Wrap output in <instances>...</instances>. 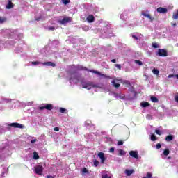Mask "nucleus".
Wrapping results in <instances>:
<instances>
[{"label": "nucleus", "mask_w": 178, "mask_h": 178, "mask_svg": "<svg viewBox=\"0 0 178 178\" xmlns=\"http://www.w3.org/2000/svg\"><path fill=\"white\" fill-rule=\"evenodd\" d=\"M76 70H85L86 72H90V73H95V74H98L99 76H101L102 77H105V74H101L99 71H95L94 70H89L86 67H83L82 65H78L76 67Z\"/></svg>", "instance_id": "1"}, {"label": "nucleus", "mask_w": 178, "mask_h": 178, "mask_svg": "<svg viewBox=\"0 0 178 178\" xmlns=\"http://www.w3.org/2000/svg\"><path fill=\"white\" fill-rule=\"evenodd\" d=\"M82 88H86V90H91V88H98V85L94 84L92 82H88L86 83H82Z\"/></svg>", "instance_id": "2"}, {"label": "nucleus", "mask_w": 178, "mask_h": 178, "mask_svg": "<svg viewBox=\"0 0 178 178\" xmlns=\"http://www.w3.org/2000/svg\"><path fill=\"white\" fill-rule=\"evenodd\" d=\"M34 172L38 176H42V172H44V167L41 165H38L34 167Z\"/></svg>", "instance_id": "3"}, {"label": "nucleus", "mask_w": 178, "mask_h": 178, "mask_svg": "<svg viewBox=\"0 0 178 178\" xmlns=\"http://www.w3.org/2000/svg\"><path fill=\"white\" fill-rule=\"evenodd\" d=\"M39 109L40 111H44V109H47V111H52L54 109V106L51 104H46L40 106Z\"/></svg>", "instance_id": "4"}, {"label": "nucleus", "mask_w": 178, "mask_h": 178, "mask_svg": "<svg viewBox=\"0 0 178 178\" xmlns=\"http://www.w3.org/2000/svg\"><path fill=\"white\" fill-rule=\"evenodd\" d=\"M157 54L159 56H168V51L163 49H159Z\"/></svg>", "instance_id": "5"}, {"label": "nucleus", "mask_w": 178, "mask_h": 178, "mask_svg": "<svg viewBox=\"0 0 178 178\" xmlns=\"http://www.w3.org/2000/svg\"><path fill=\"white\" fill-rule=\"evenodd\" d=\"M10 126H11V127H14L15 129H24V125H23L22 124H19L17 122L11 123V124H10Z\"/></svg>", "instance_id": "6"}, {"label": "nucleus", "mask_w": 178, "mask_h": 178, "mask_svg": "<svg viewBox=\"0 0 178 178\" xmlns=\"http://www.w3.org/2000/svg\"><path fill=\"white\" fill-rule=\"evenodd\" d=\"M97 156L101 159V163H105V161H106V158L105 157V154L104 152H99L97 154Z\"/></svg>", "instance_id": "7"}, {"label": "nucleus", "mask_w": 178, "mask_h": 178, "mask_svg": "<svg viewBox=\"0 0 178 178\" xmlns=\"http://www.w3.org/2000/svg\"><path fill=\"white\" fill-rule=\"evenodd\" d=\"M112 86L115 87V88H119L120 87V83H119V80L118 79H113L111 81Z\"/></svg>", "instance_id": "8"}, {"label": "nucleus", "mask_w": 178, "mask_h": 178, "mask_svg": "<svg viewBox=\"0 0 178 178\" xmlns=\"http://www.w3.org/2000/svg\"><path fill=\"white\" fill-rule=\"evenodd\" d=\"M130 156H132V158H135L136 159H138V152L137 151H130L129 152Z\"/></svg>", "instance_id": "9"}, {"label": "nucleus", "mask_w": 178, "mask_h": 178, "mask_svg": "<svg viewBox=\"0 0 178 178\" xmlns=\"http://www.w3.org/2000/svg\"><path fill=\"white\" fill-rule=\"evenodd\" d=\"M156 11L158 12V13H167L168 8H163V7H159L156 9Z\"/></svg>", "instance_id": "10"}, {"label": "nucleus", "mask_w": 178, "mask_h": 178, "mask_svg": "<svg viewBox=\"0 0 178 178\" xmlns=\"http://www.w3.org/2000/svg\"><path fill=\"white\" fill-rule=\"evenodd\" d=\"M86 20L87 22H88V23H94V22L95 21V17L92 15H89L87 17Z\"/></svg>", "instance_id": "11"}, {"label": "nucleus", "mask_w": 178, "mask_h": 178, "mask_svg": "<svg viewBox=\"0 0 178 178\" xmlns=\"http://www.w3.org/2000/svg\"><path fill=\"white\" fill-rule=\"evenodd\" d=\"M69 22H70V17H65L62 20L59 21V23H60V24H66V23H69Z\"/></svg>", "instance_id": "12"}, {"label": "nucleus", "mask_w": 178, "mask_h": 178, "mask_svg": "<svg viewBox=\"0 0 178 178\" xmlns=\"http://www.w3.org/2000/svg\"><path fill=\"white\" fill-rule=\"evenodd\" d=\"M42 65L44 66H52V67H55V66H56V64L51 61L42 63Z\"/></svg>", "instance_id": "13"}, {"label": "nucleus", "mask_w": 178, "mask_h": 178, "mask_svg": "<svg viewBox=\"0 0 178 178\" xmlns=\"http://www.w3.org/2000/svg\"><path fill=\"white\" fill-rule=\"evenodd\" d=\"M151 104L149 102H145L140 104L142 108H148Z\"/></svg>", "instance_id": "14"}, {"label": "nucleus", "mask_w": 178, "mask_h": 178, "mask_svg": "<svg viewBox=\"0 0 178 178\" xmlns=\"http://www.w3.org/2000/svg\"><path fill=\"white\" fill-rule=\"evenodd\" d=\"M15 6V4L12 3L11 1H8V3L6 5V9H12Z\"/></svg>", "instance_id": "15"}, {"label": "nucleus", "mask_w": 178, "mask_h": 178, "mask_svg": "<svg viewBox=\"0 0 178 178\" xmlns=\"http://www.w3.org/2000/svg\"><path fill=\"white\" fill-rule=\"evenodd\" d=\"M172 140H173V136L172 135H168L165 138V141H167V143H169V142L172 141Z\"/></svg>", "instance_id": "16"}, {"label": "nucleus", "mask_w": 178, "mask_h": 178, "mask_svg": "<svg viewBox=\"0 0 178 178\" xmlns=\"http://www.w3.org/2000/svg\"><path fill=\"white\" fill-rule=\"evenodd\" d=\"M133 170H126L125 173L127 174V176H131L133 175Z\"/></svg>", "instance_id": "17"}, {"label": "nucleus", "mask_w": 178, "mask_h": 178, "mask_svg": "<svg viewBox=\"0 0 178 178\" xmlns=\"http://www.w3.org/2000/svg\"><path fill=\"white\" fill-rule=\"evenodd\" d=\"M118 152H119L120 156H123L126 155V152L123 149H119Z\"/></svg>", "instance_id": "18"}, {"label": "nucleus", "mask_w": 178, "mask_h": 178, "mask_svg": "<svg viewBox=\"0 0 178 178\" xmlns=\"http://www.w3.org/2000/svg\"><path fill=\"white\" fill-rule=\"evenodd\" d=\"M150 99H151V101H152V102H159V100L158 99V98H156V97H155V96H152V97H150Z\"/></svg>", "instance_id": "19"}, {"label": "nucleus", "mask_w": 178, "mask_h": 178, "mask_svg": "<svg viewBox=\"0 0 178 178\" xmlns=\"http://www.w3.org/2000/svg\"><path fill=\"white\" fill-rule=\"evenodd\" d=\"M163 155H165V156H168V155H169V154H170V151H169V149H165L163 152Z\"/></svg>", "instance_id": "20"}, {"label": "nucleus", "mask_w": 178, "mask_h": 178, "mask_svg": "<svg viewBox=\"0 0 178 178\" xmlns=\"http://www.w3.org/2000/svg\"><path fill=\"white\" fill-rule=\"evenodd\" d=\"M33 159H40V156H38V154H37L36 152H33Z\"/></svg>", "instance_id": "21"}, {"label": "nucleus", "mask_w": 178, "mask_h": 178, "mask_svg": "<svg viewBox=\"0 0 178 178\" xmlns=\"http://www.w3.org/2000/svg\"><path fill=\"white\" fill-rule=\"evenodd\" d=\"M152 72L154 74H156V76L159 75V70L158 69H153Z\"/></svg>", "instance_id": "22"}, {"label": "nucleus", "mask_w": 178, "mask_h": 178, "mask_svg": "<svg viewBox=\"0 0 178 178\" xmlns=\"http://www.w3.org/2000/svg\"><path fill=\"white\" fill-rule=\"evenodd\" d=\"M93 164H94V166H95L97 168V166H98L99 165V161H98V160H97V159H95L93 161Z\"/></svg>", "instance_id": "23"}, {"label": "nucleus", "mask_w": 178, "mask_h": 178, "mask_svg": "<svg viewBox=\"0 0 178 178\" xmlns=\"http://www.w3.org/2000/svg\"><path fill=\"white\" fill-rule=\"evenodd\" d=\"M143 15L145 16V17H147V19H150V20L152 19V17H151V15H149V14L143 13Z\"/></svg>", "instance_id": "24"}, {"label": "nucleus", "mask_w": 178, "mask_h": 178, "mask_svg": "<svg viewBox=\"0 0 178 178\" xmlns=\"http://www.w3.org/2000/svg\"><path fill=\"white\" fill-rule=\"evenodd\" d=\"M172 19H174V20H176V19H178V10L177 13H173Z\"/></svg>", "instance_id": "25"}, {"label": "nucleus", "mask_w": 178, "mask_h": 178, "mask_svg": "<svg viewBox=\"0 0 178 178\" xmlns=\"http://www.w3.org/2000/svg\"><path fill=\"white\" fill-rule=\"evenodd\" d=\"M61 1L64 5H67L70 3V0H61Z\"/></svg>", "instance_id": "26"}, {"label": "nucleus", "mask_w": 178, "mask_h": 178, "mask_svg": "<svg viewBox=\"0 0 178 178\" xmlns=\"http://www.w3.org/2000/svg\"><path fill=\"white\" fill-rule=\"evenodd\" d=\"M59 112H60V113H65V112H66V108L60 107L59 108Z\"/></svg>", "instance_id": "27"}, {"label": "nucleus", "mask_w": 178, "mask_h": 178, "mask_svg": "<svg viewBox=\"0 0 178 178\" xmlns=\"http://www.w3.org/2000/svg\"><path fill=\"white\" fill-rule=\"evenodd\" d=\"M152 47H153V48H155V49L159 48V44H158V43H156V42L152 43Z\"/></svg>", "instance_id": "28"}, {"label": "nucleus", "mask_w": 178, "mask_h": 178, "mask_svg": "<svg viewBox=\"0 0 178 178\" xmlns=\"http://www.w3.org/2000/svg\"><path fill=\"white\" fill-rule=\"evenodd\" d=\"M151 140H152V141H156V136H155L154 134H152Z\"/></svg>", "instance_id": "29"}, {"label": "nucleus", "mask_w": 178, "mask_h": 178, "mask_svg": "<svg viewBox=\"0 0 178 178\" xmlns=\"http://www.w3.org/2000/svg\"><path fill=\"white\" fill-rule=\"evenodd\" d=\"M135 63H136V65H143V62L142 61H140L138 60H135Z\"/></svg>", "instance_id": "30"}, {"label": "nucleus", "mask_w": 178, "mask_h": 178, "mask_svg": "<svg viewBox=\"0 0 178 178\" xmlns=\"http://www.w3.org/2000/svg\"><path fill=\"white\" fill-rule=\"evenodd\" d=\"M115 67H117V69H118L119 70H122V65H120V64H115Z\"/></svg>", "instance_id": "31"}, {"label": "nucleus", "mask_w": 178, "mask_h": 178, "mask_svg": "<svg viewBox=\"0 0 178 178\" xmlns=\"http://www.w3.org/2000/svg\"><path fill=\"white\" fill-rule=\"evenodd\" d=\"M161 147H162V145H161V143H158L156 145V148L157 149H161Z\"/></svg>", "instance_id": "32"}, {"label": "nucleus", "mask_w": 178, "mask_h": 178, "mask_svg": "<svg viewBox=\"0 0 178 178\" xmlns=\"http://www.w3.org/2000/svg\"><path fill=\"white\" fill-rule=\"evenodd\" d=\"M155 133L157 134L158 136H161L162 134V133L161 132V131L159 129H156Z\"/></svg>", "instance_id": "33"}, {"label": "nucleus", "mask_w": 178, "mask_h": 178, "mask_svg": "<svg viewBox=\"0 0 178 178\" xmlns=\"http://www.w3.org/2000/svg\"><path fill=\"white\" fill-rule=\"evenodd\" d=\"M102 178H111V177L108 175V174H106V175H102Z\"/></svg>", "instance_id": "34"}, {"label": "nucleus", "mask_w": 178, "mask_h": 178, "mask_svg": "<svg viewBox=\"0 0 178 178\" xmlns=\"http://www.w3.org/2000/svg\"><path fill=\"white\" fill-rule=\"evenodd\" d=\"M45 177L46 178H56V175H47Z\"/></svg>", "instance_id": "35"}, {"label": "nucleus", "mask_w": 178, "mask_h": 178, "mask_svg": "<svg viewBox=\"0 0 178 178\" xmlns=\"http://www.w3.org/2000/svg\"><path fill=\"white\" fill-rule=\"evenodd\" d=\"M175 101L178 103V93H177L175 96Z\"/></svg>", "instance_id": "36"}, {"label": "nucleus", "mask_w": 178, "mask_h": 178, "mask_svg": "<svg viewBox=\"0 0 178 178\" xmlns=\"http://www.w3.org/2000/svg\"><path fill=\"white\" fill-rule=\"evenodd\" d=\"M48 30L51 31H54V30H55V27H54V26H50V27L48 28Z\"/></svg>", "instance_id": "37"}, {"label": "nucleus", "mask_w": 178, "mask_h": 178, "mask_svg": "<svg viewBox=\"0 0 178 178\" xmlns=\"http://www.w3.org/2000/svg\"><path fill=\"white\" fill-rule=\"evenodd\" d=\"M40 63H40L38 61H33V62H32V65H40Z\"/></svg>", "instance_id": "38"}, {"label": "nucleus", "mask_w": 178, "mask_h": 178, "mask_svg": "<svg viewBox=\"0 0 178 178\" xmlns=\"http://www.w3.org/2000/svg\"><path fill=\"white\" fill-rule=\"evenodd\" d=\"M117 144H118V145H123V141L119 140Z\"/></svg>", "instance_id": "39"}, {"label": "nucleus", "mask_w": 178, "mask_h": 178, "mask_svg": "<svg viewBox=\"0 0 178 178\" xmlns=\"http://www.w3.org/2000/svg\"><path fill=\"white\" fill-rule=\"evenodd\" d=\"M109 152H115V148L114 147H111L109 149Z\"/></svg>", "instance_id": "40"}, {"label": "nucleus", "mask_w": 178, "mask_h": 178, "mask_svg": "<svg viewBox=\"0 0 178 178\" xmlns=\"http://www.w3.org/2000/svg\"><path fill=\"white\" fill-rule=\"evenodd\" d=\"M83 173H88V170H87V168H83Z\"/></svg>", "instance_id": "41"}, {"label": "nucleus", "mask_w": 178, "mask_h": 178, "mask_svg": "<svg viewBox=\"0 0 178 178\" xmlns=\"http://www.w3.org/2000/svg\"><path fill=\"white\" fill-rule=\"evenodd\" d=\"M5 22V19L0 17V23H3Z\"/></svg>", "instance_id": "42"}, {"label": "nucleus", "mask_w": 178, "mask_h": 178, "mask_svg": "<svg viewBox=\"0 0 178 178\" xmlns=\"http://www.w3.org/2000/svg\"><path fill=\"white\" fill-rule=\"evenodd\" d=\"M31 144H34V143H37V139H34L31 140Z\"/></svg>", "instance_id": "43"}, {"label": "nucleus", "mask_w": 178, "mask_h": 178, "mask_svg": "<svg viewBox=\"0 0 178 178\" xmlns=\"http://www.w3.org/2000/svg\"><path fill=\"white\" fill-rule=\"evenodd\" d=\"M54 131H59V127H54Z\"/></svg>", "instance_id": "44"}, {"label": "nucleus", "mask_w": 178, "mask_h": 178, "mask_svg": "<svg viewBox=\"0 0 178 178\" xmlns=\"http://www.w3.org/2000/svg\"><path fill=\"white\" fill-rule=\"evenodd\" d=\"M172 77H175L174 74H170L168 75V79H172Z\"/></svg>", "instance_id": "45"}, {"label": "nucleus", "mask_w": 178, "mask_h": 178, "mask_svg": "<svg viewBox=\"0 0 178 178\" xmlns=\"http://www.w3.org/2000/svg\"><path fill=\"white\" fill-rule=\"evenodd\" d=\"M132 38H134L135 40H138V38L136 36V35H133Z\"/></svg>", "instance_id": "46"}, {"label": "nucleus", "mask_w": 178, "mask_h": 178, "mask_svg": "<svg viewBox=\"0 0 178 178\" xmlns=\"http://www.w3.org/2000/svg\"><path fill=\"white\" fill-rule=\"evenodd\" d=\"M111 62L112 63H116V59H112Z\"/></svg>", "instance_id": "47"}, {"label": "nucleus", "mask_w": 178, "mask_h": 178, "mask_svg": "<svg viewBox=\"0 0 178 178\" xmlns=\"http://www.w3.org/2000/svg\"><path fill=\"white\" fill-rule=\"evenodd\" d=\"M171 26H177V24H176V23H172V24H171Z\"/></svg>", "instance_id": "48"}, {"label": "nucleus", "mask_w": 178, "mask_h": 178, "mask_svg": "<svg viewBox=\"0 0 178 178\" xmlns=\"http://www.w3.org/2000/svg\"><path fill=\"white\" fill-rule=\"evenodd\" d=\"M70 83H72V81H73V79L72 78H70Z\"/></svg>", "instance_id": "49"}, {"label": "nucleus", "mask_w": 178, "mask_h": 178, "mask_svg": "<svg viewBox=\"0 0 178 178\" xmlns=\"http://www.w3.org/2000/svg\"><path fill=\"white\" fill-rule=\"evenodd\" d=\"M86 126H90V124H87V122H86Z\"/></svg>", "instance_id": "50"}, {"label": "nucleus", "mask_w": 178, "mask_h": 178, "mask_svg": "<svg viewBox=\"0 0 178 178\" xmlns=\"http://www.w3.org/2000/svg\"><path fill=\"white\" fill-rule=\"evenodd\" d=\"M175 77H177V79H178V74H176Z\"/></svg>", "instance_id": "51"}, {"label": "nucleus", "mask_w": 178, "mask_h": 178, "mask_svg": "<svg viewBox=\"0 0 178 178\" xmlns=\"http://www.w3.org/2000/svg\"><path fill=\"white\" fill-rule=\"evenodd\" d=\"M126 83H127V84H129V81H127Z\"/></svg>", "instance_id": "52"}, {"label": "nucleus", "mask_w": 178, "mask_h": 178, "mask_svg": "<svg viewBox=\"0 0 178 178\" xmlns=\"http://www.w3.org/2000/svg\"><path fill=\"white\" fill-rule=\"evenodd\" d=\"M36 20L39 21V20H40V19H36Z\"/></svg>", "instance_id": "53"}]
</instances>
